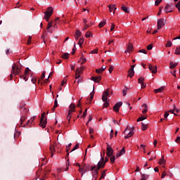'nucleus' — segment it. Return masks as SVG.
<instances>
[{"label":"nucleus","mask_w":180,"mask_h":180,"mask_svg":"<svg viewBox=\"0 0 180 180\" xmlns=\"http://www.w3.org/2000/svg\"><path fill=\"white\" fill-rule=\"evenodd\" d=\"M45 116H46V112H43L41 114V117L40 119L39 126L42 129H45L46 126H47V118L44 120Z\"/></svg>","instance_id":"obj_3"},{"label":"nucleus","mask_w":180,"mask_h":180,"mask_svg":"<svg viewBox=\"0 0 180 180\" xmlns=\"http://www.w3.org/2000/svg\"><path fill=\"white\" fill-rule=\"evenodd\" d=\"M44 78H46V71H44V72H42V75H41V81H42V79H43Z\"/></svg>","instance_id":"obj_58"},{"label":"nucleus","mask_w":180,"mask_h":180,"mask_svg":"<svg viewBox=\"0 0 180 180\" xmlns=\"http://www.w3.org/2000/svg\"><path fill=\"white\" fill-rule=\"evenodd\" d=\"M58 106V102L57 101V99H56L54 101L53 109H52V110H54V109H56V108H57Z\"/></svg>","instance_id":"obj_45"},{"label":"nucleus","mask_w":180,"mask_h":180,"mask_svg":"<svg viewBox=\"0 0 180 180\" xmlns=\"http://www.w3.org/2000/svg\"><path fill=\"white\" fill-rule=\"evenodd\" d=\"M110 162H112V164H113L116 160V158L115 156H110Z\"/></svg>","instance_id":"obj_49"},{"label":"nucleus","mask_w":180,"mask_h":180,"mask_svg":"<svg viewBox=\"0 0 180 180\" xmlns=\"http://www.w3.org/2000/svg\"><path fill=\"white\" fill-rule=\"evenodd\" d=\"M44 13V19H46V22H49L51 15H53V7L48 8L47 11Z\"/></svg>","instance_id":"obj_4"},{"label":"nucleus","mask_w":180,"mask_h":180,"mask_svg":"<svg viewBox=\"0 0 180 180\" xmlns=\"http://www.w3.org/2000/svg\"><path fill=\"white\" fill-rule=\"evenodd\" d=\"M160 2H162V0H156V1H155V5L156 6H158L160 5Z\"/></svg>","instance_id":"obj_53"},{"label":"nucleus","mask_w":180,"mask_h":180,"mask_svg":"<svg viewBox=\"0 0 180 180\" xmlns=\"http://www.w3.org/2000/svg\"><path fill=\"white\" fill-rule=\"evenodd\" d=\"M122 105H123V103H122V102H118V103H117L113 106V110H114V112H119V110H120V106H122Z\"/></svg>","instance_id":"obj_11"},{"label":"nucleus","mask_w":180,"mask_h":180,"mask_svg":"<svg viewBox=\"0 0 180 180\" xmlns=\"http://www.w3.org/2000/svg\"><path fill=\"white\" fill-rule=\"evenodd\" d=\"M91 81H94V82H99V81H101V79H102V76L91 77Z\"/></svg>","instance_id":"obj_21"},{"label":"nucleus","mask_w":180,"mask_h":180,"mask_svg":"<svg viewBox=\"0 0 180 180\" xmlns=\"http://www.w3.org/2000/svg\"><path fill=\"white\" fill-rule=\"evenodd\" d=\"M172 41H168L166 44V47H172Z\"/></svg>","instance_id":"obj_50"},{"label":"nucleus","mask_w":180,"mask_h":180,"mask_svg":"<svg viewBox=\"0 0 180 180\" xmlns=\"http://www.w3.org/2000/svg\"><path fill=\"white\" fill-rule=\"evenodd\" d=\"M33 122H34V117H31L30 120H29L27 121V122L26 123V124H24V125H23V127H29V126H30V124H31L32 123H33Z\"/></svg>","instance_id":"obj_17"},{"label":"nucleus","mask_w":180,"mask_h":180,"mask_svg":"<svg viewBox=\"0 0 180 180\" xmlns=\"http://www.w3.org/2000/svg\"><path fill=\"white\" fill-rule=\"evenodd\" d=\"M101 158L97 164V165H98L96 167L97 169H101V168H105V163L104 162L105 158L103 156H102V153L101 154Z\"/></svg>","instance_id":"obj_5"},{"label":"nucleus","mask_w":180,"mask_h":180,"mask_svg":"<svg viewBox=\"0 0 180 180\" xmlns=\"http://www.w3.org/2000/svg\"><path fill=\"white\" fill-rule=\"evenodd\" d=\"M139 53H143V54H147V51L146 49H140Z\"/></svg>","instance_id":"obj_56"},{"label":"nucleus","mask_w":180,"mask_h":180,"mask_svg":"<svg viewBox=\"0 0 180 180\" xmlns=\"http://www.w3.org/2000/svg\"><path fill=\"white\" fill-rule=\"evenodd\" d=\"M148 125L144 124V123H141V127H142V130L143 131H146V130H147V127Z\"/></svg>","instance_id":"obj_36"},{"label":"nucleus","mask_w":180,"mask_h":180,"mask_svg":"<svg viewBox=\"0 0 180 180\" xmlns=\"http://www.w3.org/2000/svg\"><path fill=\"white\" fill-rule=\"evenodd\" d=\"M177 65H178V63H174V62L172 61L169 62V68L171 70H174V68H176Z\"/></svg>","instance_id":"obj_25"},{"label":"nucleus","mask_w":180,"mask_h":180,"mask_svg":"<svg viewBox=\"0 0 180 180\" xmlns=\"http://www.w3.org/2000/svg\"><path fill=\"white\" fill-rule=\"evenodd\" d=\"M77 148H79V143H77L74 148H72V150H71L70 153H72V151H75V150H77Z\"/></svg>","instance_id":"obj_41"},{"label":"nucleus","mask_w":180,"mask_h":180,"mask_svg":"<svg viewBox=\"0 0 180 180\" xmlns=\"http://www.w3.org/2000/svg\"><path fill=\"white\" fill-rule=\"evenodd\" d=\"M139 84H144V79L143 77H139L138 79Z\"/></svg>","instance_id":"obj_44"},{"label":"nucleus","mask_w":180,"mask_h":180,"mask_svg":"<svg viewBox=\"0 0 180 180\" xmlns=\"http://www.w3.org/2000/svg\"><path fill=\"white\" fill-rule=\"evenodd\" d=\"M175 143H177L179 144L180 143V136H177L176 139H175Z\"/></svg>","instance_id":"obj_62"},{"label":"nucleus","mask_w":180,"mask_h":180,"mask_svg":"<svg viewBox=\"0 0 180 180\" xmlns=\"http://www.w3.org/2000/svg\"><path fill=\"white\" fill-rule=\"evenodd\" d=\"M148 68L150 71H151L152 74H157V65L153 66L152 65H149Z\"/></svg>","instance_id":"obj_13"},{"label":"nucleus","mask_w":180,"mask_h":180,"mask_svg":"<svg viewBox=\"0 0 180 180\" xmlns=\"http://www.w3.org/2000/svg\"><path fill=\"white\" fill-rule=\"evenodd\" d=\"M79 78H81L80 74H79V73H77V72H75V79H79Z\"/></svg>","instance_id":"obj_60"},{"label":"nucleus","mask_w":180,"mask_h":180,"mask_svg":"<svg viewBox=\"0 0 180 180\" xmlns=\"http://www.w3.org/2000/svg\"><path fill=\"white\" fill-rule=\"evenodd\" d=\"M68 167H70V160H68V161L66 162V165L65 167L64 168L65 171H68Z\"/></svg>","instance_id":"obj_39"},{"label":"nucleus","mask_w":180,"mask_h":180,"mask_svg":"<svg viewBox=\"0 0 180 180\" xmlns=\"http://www.w3.org/2000/svg\"><path fill=\"white\" fill-rule=\"evenodd\" d=\"M148 179V176L146 174H142L141 175V180H147Z\"/></svg>","instance_id":"obj_43"},{"label":"nucleus","mask_w":180,"mask_h":180,"mask_svg":"<svg viewBox=\"0 0 180 180\" xmlns=\"http://www.w3.org/2000/svg\"><path fill=\"white\" fill-rule=\"evenodd\" d=\"M103 108H109V101H104V103H103Z\"/></svg>","instance_id":"obj_46"},{"label":"nucleus","mask_w":180,"mask_h":180,"mask_svg":"<svg viewBox=\"0 0 180 180\" xmlns=\"http://www.w3.org/2000/svg\"><path fill=\"white\" fill-rule=\"evenodd\" d=\"M20 136V131H16L14 134V139H16V137H19Z\"/></svg>","instance_id":"obj_51"},{"label":"nucleus","mask_w":180,"mask_h":180,"mask_svg":"<svg viewBox=\"0 0 180 180\" xmlns=\"http://www.w3.org/2000/svg\"><path fill=\"white\" fill-rule=\"evenodd\" d=\"M53 26V22H48V26H47V30H49L50 29V27H51Z\"/></svg>","instance_id":"obj_55"},{"label":"nucleus","mask_w":180,"mask_h":180,"mask_svg":"<svg viewBox=\"0 0 180 180\" xmlns=\"http://www.w3.org/2000/svg\"><path fill=\"white\" fill-rule=\"evenodd\" d=\"M175 109H176V106H175V105H174V109L172 110H169V111H167L169 113H172L173 115H174V116H178V115L176 113H175Z\"/></svg>","instance_id":"obj_30"},{"label":"nucleus","mask_w":180,"mask_h":180,"mask_svg":"<svg viewBox=\"0 0 180 180\" xmlns=\"http://www.w3.org/2000/svg\"><path fill=\"white\" fill-rule=\"evenodd\" d=\"M133 49H134L133 44H129L127 47V50L124 51V53H130V51H133Z\"/></svg>","instance_id":"obj_16"},{"label":"nucleus","mask_w":180,"mask_h":180,"mask_svg":"<svg viewBox=\"0 0 180 180\" xmlns=\"http://www.w3.org/2000/svg\"><path fill=\"white\" fill-rule=\"evenodd\" d=\"M26 119H27L26 115L21 117V118H20L21 124H23V123L25 122V120H26Z\"/></svg>","instance_id":"obj_40"},{"label":"nucleus","mask_w":180,"mask_h":180,"mask_svg":"<svg viewBox=\"0 0 180 180\" xmlns=\"http://www.w3.org/2000/svg\"><path fill=\"white\" fill-rule=\"evenodd\" d=\"M84 41H85V40L84 39V38H80L79 39V41H78V44L79 46V47H82V44H84Z\"/></svg>","instance_id":"obj_34"},{"label":"nucleus","mask_w":180,"mask_h":180,"mask_svg":"<svg viewBox=\"0 0 180 180\" xmlns=\"http://www.w3.org/2000/svg\"><path fill=\"white\" fill-rule=\"evenodd\" d=\"M29 72H30V69H29V68H26L25 72H24V75H27V74H29Z\"/></svg>","instance_id":"obj_47"},{"label":"nucleus","mask_w":180,"mask_h":180,"mask_svg":"<svg viewBox=\"0 0 180 180\" xmlns=\"http://www.w3.org/2000/svg\"><path fill=\"white\" fill-rule=\"evenodd\" d=\"M91 170L92 171V176H94V178H95V179H96V178H98V171L99 169H98V167H96V166H91Z\"/></svg>","instance_id":"obj_8"},{"label":"nucleus","mask_w":180,"mask_h":180,"mask_svg":"<svg viewBox=\"0 0 180 180\" xmlns=\"http://www.w3.org/2000/svg\"><path fill=\"white\" fill-rule=\"evenodd\" d=\"M49 150L51 154V157H53V155H54V153H61V147L60 144L57 143H54L53 145L51 146Z\"/></svg>","instance_id":"obj_2"},{"label":"nucleus","mask_w":180,"mask_h":180,"mask_svg":"<svg viewBox=\"0 0 180 180\" xmlns=\"http://www.w3.org/2000/svg\"><path fill=\"white\" fill-rule=\"evenodd\" d=\"M22 72V69L19 67V65L15 63L12 66L11 74L10 75L11 79L13 78V75H19Z\"/></svg>","instance_id":"obj_1"},{"label":"nucleus","mask_w":180,"mask_h":180,"mask_svg":"<svg viewBox=\"0 0 180 180\" xmlns=\"http://www.w3.org/2000/svg\"><path fill=\"white\" fill-rule=\"evenodd\" d=\"M115 26L114 23H111L110 32H113V30H115Z\"/></svg>","instance_id":"obj_61"},{"label":"nucleus","mask_w":180,"mask_h":180,"mask_svg":"<svg viewBox=\"0 0 180 180\" xmlns=\"http://www.w3.org/2000/svg\"><path fill=\"white\" fill-rule=\"evenodd\" d=\"M142 108H143L142 113L143 115H146V113L148 112V105H147V104H143Z\"/></svg>","instance_id":"obj_20"},{"label":"nucleus","mask_w":180,"mask_h":180,"mask_svg":"<svg viewBox=\"0 0 180 180\" xmlns=\"http://www.w3.org/2000/svg\"><path fill=\"white\" fill-rule=\"evenodd\" d=\"M61 57L64 60H68V58H69V57H70V54L68 53H64Z\"/></svg>","instance_id":"obj_37"},{"label":"nucleus","mask_w":180,"mask_h":180,"mask_svg":"<svg viewBox=\"0 0 180 180\" xmlns=\"http://www.w3.org/2000/svg\"><path fill=\"white\" fill-rule=\"evenodd\" d=\"M71 117H72V114L68 112L67 115V120L68 121V123L71 121Z\"/></svg>","instance_id":"obj_38"},{"label":"nucleus","mask_w":180,"mask_h":180,"mask_svg":"<svg viewBox=\"0 0 180 180\" xmlns=\"http://www.w3.org/2000/svg\"><path fill=\"white\" fill-rule=\"evenodd\" d=\"M110 12H113V15H115V12H116V6L115 4L113 5H109L108 6Z\"/></svg>","instance_id":"obj_18"},{"label":"nucleus","mask_w":180,"mask_h":180,"mask_svg":"<svg viewBox=\"0 0 180 180\" xmlns=\"http://www.w3.org/2000/svg\"><path fill=\"white\" fill-rule=\"evenodd\" d=\"M134 76V70H131L129 69L128 70L127 77H129L130 78H133Z\"/></svg>","instance_id":"obj_27"},{"label":"nucleus","mask_w":180,"mask_h":180,"mask_svg":"<svg viewBox=\"0 0 180 180\" xmlns=\"http://www.w3.org/2000/svg\"><path fill=\"white\" fill-rule=\"evenodd\" d=\"M165 89V87L164 86H161L159 89H156L154 90L155 94H160V92H162Z\"/></svg>","instance_id":"obj_26"},{"label":"nucleus","mask_w":180,"mask_h":180,"mask_svg":"<svg viewBox=\"0 0 180 180\" xmlns=\"http://www.w3.org/2000/svg\"><path fill=\"white\" fill-rule=\"evenodd\" d=\"M113 155V149L110 145L107 146V155L108 157H111Z\"/></svg>","instance_id":"obj_12"},{"label":"nucleus","mask_w":180,"mask_h":180,"mask_svg":"<svg viewBox=\"0 0 180 180\" xmlns=\"http://www.w3.org/2000/svg\"><path fill=\"white\" fill-rule=\"evenodd\" d=\"M141 147L143 148V153H146V145L141 144Z\"/></svg>","instance_id":"obj_64"},{"label":"nucleus","mask_w":180,"mask_h":180,"mask_svg":"<svg viewBox=\"0 0 180 180\" xmlns=\"http://www.w3.org/2000/svg\"><path fill=\"white\" fill-rule=\"evenodd\" d=\"M95 96V86H93V91L90 94V102L92 101V99H94V96Z\"/></svg>","instance_id":"obj_29"},{"label":"nucleus","mask_w":180,"mask_h":180,"mask_svg":"<svg viewBox=\"0 0 180 180\" xmlns=\"http://www.w3.org/2000/svg\"><path fill=\"white\" fill-rule=\"evenodd\" d=\"M124 154H126V150L124 149V147L121 149L120 152H118L115 157L116 158H119V157H122V155H124Z\"/></svg>","instance_id":"obj_14"},{"label":"nucleus","mask_w":180,"mask_h":180,"mask_svg":"<svg viewBox=\"0 0 180 180\" xmlns=\"http://www.w3.org/2000/svg\"><path fill=\"white\" fill-rule=\"evenodd\" d=\"M122 11H123V12H126L127 13H130V11L129 10V8L124 6H122L121 7Z\"/></svg>","instance_id":"obj_31"},{"label":"nucleus","mask_w":180,"mask_h":180,"mask_svg":"<svg viewBox=\"0 0 180 180\" xmlns=\"http://www.w3.org/2000/svg\"><path fill=\"white\" fill-rule=\"evenodd\" d=\"M105 70H106V66H102L101 68L96 69V72H97V74H101V72H103V71Z\"/></svg>","instance_id":"obj_24"},{"label":"nucleus","mask_w":180,"mask_h":180,"mask_svg":"<svg viewBox=\"0 0 180 180\" xmlns=\"http://www.w3.org/2000/svg\"><path fill=\"white\" fill-rule=\"evenodd\" d=\"M171 7V5H166L165 12H166V13H171V12H172V8Z\"/></svg>","instance_id":"obj_19"},{"label":"nucleus","mask_w":180,"mask_h":180,"mask_svg":"<svg viewBox=\"0 0 180 180\" xmlns=\"http://www.w3.org/2000/svg\"><path fill=\"white\" fill-rule=\"evenodd\" d=\"M88 27H89V25L84 24V27H83L82 30H86V29H88Z\"/></svg>","instance_id":"obj_59"},{"label":"nucleus","mask_w":180,"mask_h":180,"mask_svg":"<svg viewBox=\"0 0 180 180\" xmlns=\"http://www.w3.org/2000/svg\"><path fill=\"white\" fill-rule=\"evenodd\" d=\"M106 25V20H103L98 24V27H103Z\"/></svg>","instance_id":"obj_33"},{"label":"nucleus","mask_w":180,"mask_h":180,"mask_svg":"<svg viewBox=\"0 0 180 180\" xmlns=\"http://www.w3.org/2000/svg\"><path fill=\"white\" fill-rule=\"evenodd\" d=\"M126 133H127V134L124 136V139H129V137H132L133 134H134L133 129H130L129 127H127L124 131V134H126Z\"/></svg>","instance_id":"obj_6"},{"label":"nucleus","mask_w":180,"mask_h":180,"mask_svg":"<svg viewBox=\"0 0 180 180\" xmlns=\"http://www.w3.org/2000/svg\"><path fill=\"white\" fill-rule=\"evenodd\" d=\"M27 44H32V37L30 36L28 38Z\"/></svg>","instance_id":"obj_63"},{"label":"nucleus","mask_w":180,"mask_h":180,"mask_svg":"<svg viewBox=\"0 0 180 180\" xmlns=\"http://www.w3.org/2000/svg\"><path fill=\"white\" fill-rule=\"evenodd\" d=\"M82 71H84V66H82L76 70L77 74H82Z\"/></svg>","instance_id":"obj_32"},{"label":"nucleus","mask_w":180,"mask_h":180,"mask_svg":"<svg viewBox=\"0 0 180 180\" xmlns=\"http://www.w3.org/2000/svg\"><path fill=\"white\" fill-rule=\"evenodd\" d=\"M90 54H98V49H94L90 52Z\"/></svg>","instance_id":"obj_52"},{"label":"nucleus","mask_w":180,"mask_h":180,"mask_svg":"<svg viewBox=\"0 0 180 180\" xmlns=\"http://www.w3.org/2000/svg\"><path fill=\"white\" fill-rule=\"evenodd\" d=\"M147 50H153V44H150L149 45H148Z\"/></svg>","instance_id":"obj_57"},{"label":"nucleus","mask_w":180,"mask_h":180,"mask_svg":"<svg viewBox=\"0 0 180 180\" xmlns=\"http://www.w3.org/2000/svg\"><path fill=\"white\" fill-rule=\"evenodd\" d=\"M75 104L71 103L69 106L68 113L72 114V112H75Z\"/></svg>","instance_id":"obj_15"},{"label":"nucleus","mask_w":180,"mask_h":180,"mask_svg":"<svg viewBox=\"0 0 180 180\" xmlns=\"http://www.w3.org/2000/svg\"><path fill=\"white\" fill-rule=\"evenodd\" d=\"M175 54H176V56H179L180 55V46L177 47L175 50Z\"/></svg>","instance_id":"obj_42"},{"label":"nucleus","mask_w":180,"mask_h":180,"mask_svg":"<svg viewBox=\"0 0 180 180\" xmlns=\"http://www.w3.org/2000/svg\"><path fill=\"white\" fill-rule=\"evenodd\" d=\"M146 119H147V115H141L137 119L136 122H143V120H146Z\"/></svg>","instance_id":"obj_28"},{"label":"nucleus","mask_w":180,"mask_h":180,"mask_svg":"<svg viewBox=\"0 0 180 180\" xmlns=\"http://www.w3.org/2000/svg\"><path fill=\"white\" fill-rule=\"evenodd\" d=\"M54 23H55V27L56 25H58V23H65V21H64V20H61L60 19V18H57L55 20H54Z\"/></svg>","instance_id":"obj_22"},{"label":"nucleus","mask_w":180,"mask_h":180,"mask_svg":"<svg viewBox=\"0 0 180 180\" xmlns=\"http://www.w3.org/2000/svg\"><path fill=\"white\" fill-rule=\"evenodd\" d=\"M158 164H159L160 165H164V164H165V160H164V157H162V158L160 159Z\"/></svg>","instance_id":"obj_35"},{"label":"nucleus","mask_w":180,"mask_h":180,"mask_svg":"<svg viewBox=\"0 0 180 180\" xmlns=\"http://www.w3.org/2000/svg\"><path fill=\"white\" fill-rule=\"evenodd\" d=\"M36 176L37 178H39V179H46V173L41 170H38L36 173Z\"/></svg>","instance_id":"obj_7"},{"label":"nucleus","mask_w":180,"mask_h":180,"mask_svg":"<svg viewBox=\"0 0 180 180\" xmlns=\"http://www.w3.org/2000/svg\"><path fill=\"white\" fill-rule=\"evenodd\" d=\"M91 34H92V33L91 32L88 31L87 32H86L85 37H86V38L90 37Z\"/></svg>","instance_id":"obj_54"},{"label":"nucleus","mask_w":180,"mask_h":180,"mask_svg":"<svg viewBox=\"0 0 180 180\" xmlns=\"http://www.w3.org/2000/svg\"><path fill=\"white\" fill-rule=\"evenodd\" d=\"M164 18H160L158 20V30H160V29H162L164 26H165V22H164Z\"/></svg>","instance_id":"obj_9"},{"label":"nucleus","mask_w":180,"mask_h":180,"mask_svg":"<svg viewBox=\"0 0 180 180\" xmlns=\"http://www.w3.org/2000/svg\"><path fill=\"white\" fill-rule=\"evenodd\" d=\"M81 31L79 30H76L75 32V40H78L79 39V37H81Z\"/></svg>","instance_id":"obj_23"},{"label":"nucleus","mask_w":180,"mask_h":180,"mask_svg":"<svg viewBox=\"0 0 180 180\" xmlns=\"http://www.w3.org/2000/svg\"><path fill=\"white\" fill-rule=\"evenodd\" d=\"M20 79L22 78L23 79H25V82L27 81V79H28L27 77L25 75H20Z\"/></svg>","instance_id":"obj_48"},{"label":"nucleus","mask_w":180,"mask_h":180,"mask_svg":"<svg viewBox=\"0 0 180 180\" xmlns=\"http://www.w3.org/2000/svg\"><path fill=\"white\" fill-rule=\"evenodd\" d=\"M109 96V89H107L105 91H103L102 96V101L103 102H106L108 100V97Z\"/></svg>","instance_id":"obj_10"}]
</instances>
